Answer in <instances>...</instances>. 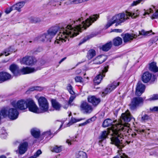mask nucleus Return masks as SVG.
<instances>
[{
    "label": "nucleus",
    "instance_id": "nucleus-1",
    "mask_svg": "<svg viewBox=\"0 0 158 158\" xmlns=\"http://www.w3.org/2000/svg\"><path fill=\"white\" fill-rule=\"evenodd\" d=\"M98 18V15H94L90 16L85 21H83L81 24L79 23L83 20V18H79L76 21H74V23L76 24L74 26L68 25L65 27L60 28L59 26H56L50 27L47 31L54 37L59 31V33L58 34L56 40H55V43L60 44V42H66L67 39L69 40L68 37H69L73 38L79 34V32H81L82 31L86 29Z\"/></svg>",
    "mask_w": 158,
    "mask_h": 158
},
{
    "label": "nucleus",
    "instance_id": "nucleus-2",
    "mask_svg": "<svg viewBox=\"0 0 158 158\" xmlns=\"http://www.w3.org/2000/svg\"><path fill=\"white\" fill-rule=\"evenodd\" d=\"M134 118L127 110L122 114L120 122L116 126H113L112 131L113 132V137L111 139V144L115 145L118 148L121 149L126 145V143L129 144L130 141H126L123 138V135L126 136L130 135V124L128 122Z\"/></svg>",
    "mask_w": 158,
    "mask_h": 158
},
{
    "label": "nucleus",
    "instance_id": "nucleus-3",
    "mask_svg": "<svg viewBox=\"0 0 158 158\" xmlns=\"http://www.w3.org/2000/svg\"><path fill=\"white\" fill-rule=\"evenodd\" d=\"M139 14L138 10H134L131 12L127 11L125 13H119L113 17L110 20L108 21L105 27V28H108L114 23H116V26L120 25L126 20L129 19V17L133 19H135L139 16Z\"/></svg>",
    "mask_w": 158,
    "mask_h": 158
},
{
    "label": "nucleus",
    "instance_id": "nucleus-4",
    "mask_svg": "<svg viewBox=\"0 0 158 158\" xmlns=\"http://www.w3.org/2000/svg\"><path fill=\"white\" fill-rule=\"evenodd\" d=\"M10 70L15 76H18L21 74V73L23 74L32 73L36 71L38 69H35L34 68H30L28 67L23 68L21 70L19 69V67L15 64H13L10 67Z\"/></svg>",
    "mask_w": 158,
    "mask_h": 158
},
{
    "label": "nucleus",
    "instance_id": "nucleus-5",
    "mask_svg": "<svg viewBox=\"0 0 158 158\" xmlns=\"http://www.w3.org/2000/svg\"><path fill=\"white\" fill-rule=\"evenodd\" d=\"M39 107L42 112L44 113L48 111L49 104L47 99L44 97H40L38 99Z\"/></svg>",
    "mask_w": 158,
    "mask_h": 158
},
{
    "label": "nucleus",
    "instance_id": "nucleus-6",
    "mask_svg": "<svg viewBox=\"0 0 158 158\" xmlns=\"http://www.w3.org/2000/svg\"><path fill=\"white\" fill-rule=\"evenodd\" d=\"M27 99H21L16 102L14 101L11 103L13 106L21 110H25L27 108Z\"/></svg>",
    "mask_w": 158,
    "mask_h": 158
},
{
    "label": "nucleus",
    "instance_id": "nucleus-7",
    "mask_svg": "<svg viewBox=\"0 0 158 158\" xmlns=\"http://www.w3.org/2000/svg\"><path fill=\"white\" fill-rule=\"evenodd\" d=\"M144 100L141 97H136L133 98L129 105L130 108L131 110L136 109L138 107L143 105Z\"/></svg>",
    "mask_w": 158,
    "mask_h": 158
},
{
    "label": "nucleus",
    "instance_id": "nucleus-8",
    "mask_svg": "<svg viewBox=\"0 0 158 158\" xmlns=\"http://www.w3.org/2000/svg\"><path fill=\"white\" fill-rule=\"evenodd\" d=\"M16 109V108H10L8 111V114L7 110L5 108L2 109L0 111L3 109L5 110L7 112V115L5 117H6L8 115L10 118L12 120H15L18 118L19 114V112Z\"/></svg>",
    "mask_w": 158,
    "mask_h": 158
},
{
    "label": "nucleus",
    "instance_id": "nucleus-9",
    "mask_svg": "<svg viewBox=\"0 0 158 158\" xmlns=\"http://www.w3.org/2000/svg\"><path fill=\"white\" fill-rule=\"evenodd\" d=\"M108 66L105 67L102 72L95 77L94 82L95 85H98L100 84L102 78L105 76V73L108 71Z\"/></svg>",
    "mask_w": 158,
    "mask_h": 158
},
{
    "label": "nucleus",
    "instance_id": "nucleus-10",
    "mask_svg": "<svg viewBox=\"0 0 158 158\" xmlns=\"http://www.w3.org/2000/svg\"><path fill=\"white\" fill-rule=\"evenodd\" d=\"M27 106L30 111L39 113V109L34 101L31 99H27Z\"/></svg>",
    "mask_w": 158,
    "mask_h": 158
},
{
    "label": "nucleus",
    "instance_id": "nucleus-11",
    "mask_svg": "<svg viewBox=\"0 0 158 158\" xmlns=\"http://www.w3.org/2000/svg\"><path fill=\"white\" fill-rule=\"evenodd\" d=\"M81 110H83L86 113H90L93 110L92 106L87 102L82 101L80 106Z\"/></svg>",
    "mask_w": 158,
    "mask_h": 158
},
{
    "label": "nucleus",
    "instance_id": "nucleus-12",
    "mask_svg": "<svg viewBox=\"0 0 158 158\" xmlns=\"http://www.w3.org/2000/svg\"><path fill=\"white\" fill-rule=\"evenodd\" d=\"M20 62L21 64L28 65H31L34 63V60L32 56H26L23 58Z\"/></svg>",
    "mask_w": 158,
    "mask_h": 158
},
{
    "label": "nucleus",
    "instance_id": "nucleus-13",
    "mask_svg": "<svg viewBox=\"0 0 158 158\" xmlns=\"http://www.w3.org/2000/svg\"><path fill=\"white\" fill-rule=\"evenodd\" d=\"M87 100L89 102L95 106H97L101 102L100 99L95 96H89L87 98Z\"/></svg>",
    "mask_w": 158,
    "mask_h": 158
},
{
    "label": "nucleus",
    "instance_id": "nucleus-14",
    "mask_svg": "<svg viewBox=\"0 0 158 158\" xmlns=\"http://www.w3.org/2000/svg\"><path fill=\"white\" fill-rule=\"evenodd\" d=\"M145 88L144 85L140 82H138L136 89L135 94L137 96H140L144 92Z\"/></svg>",
    "mask_w": 158,
    "mask_h": 158
},
{
    "label": "nucleus",
    "instance_id": "nucleus-15",
    "mask_svg": "<svg viewBox=\"0 0 158 158\" xmlns=\"http://www.w3.org/2000/svg\"><path fill=\"white\" fill-rule=\"evenodd\" d=\"M119 82H114L112 83L109 85L107 88L105 89L103 94H106L108 93H110L116 87L119 85Z\"/></svg>",
    "mask_w": 158,
    "mask_h": 158
},
{
    "label": "nucleus",
    "instance_id": "nucleus-16",
    "mask_svg": "<svg viewBox=\"0 0 158 158\" xmlns=\"http://www.w3.org/2000/svg\"><path fill=\"white\" fill-rule=\"evenodd\" d=\"M27 142H25L20 144L18 147L19 154L21 155L24 154L27 150Z\"/></svg>",
    "mask_w": 158,
    "mask_h": 158
},
{
    "label": "nucleus",
    "instance_id": "nucleus-17",
    "mask_svg": "<svg viewBox=\"0 0 158 158\" xmlns=\"http://www.w3.org/2000/svg\"><path fill=\"white\" fill-rule=\"evenodd\" d=\"M11 76L10 74L7 72H0V81L3 82L9 80Z\"/></svg>",
    "mask_w": 158,
    "mask_h": 158
},
{
    "label": "nucleus",
    "instance_id": "nucleus-18",
    "mask_svg": "<svg viewBox=\"0 0 158 158\" xmlns=\"http://www.w3.org/2000/svg\"><path fill=\"white\" fill-rule=\"evenodd\" d=\"M113 121L112 120H111V119H109V118H107V119L105 120L104 121V122H103V123H102V127H109V126L112 125V126H111V128H110V129H111L110 130H111L112 132V137L110 138L111 140V139L113 137V132L112 131V129L113 128V126H115L112 125V123H113ZM116 125H117V124ZM116 125H115V126H116Z\"/></svg>",
    "mask_w": 158,
    "mask_h": 158
},
{
    "label": "nucleus",
    "instance_id": "nucleus-19",
    "mask_svg": "<svg viewBox=\"0 0 158 158\" xmlns=\"http://www.w3.org/2000/svg\"><path fill=\"white\" fill-rule=\"evenodd\" d=\"M152 74L148 72L143 73L142 77V80L144 83H148L152 78Z\"/></svg>",
    "mask_w": 158,
    "mask_h": 158
},
{
    "label": "nucleus",
    "instance_id": "nucleus-20",
    "mask_svg": "<svg viewBox=\"0 0 158 158\" xmlns=\"http://www.w3.org/2000/svg\"><path fill=\"white\" fill-rule=\"evenodd\" d=\"M112 42L110 41L100 47V49L102 50L103 51L107 52L111 49L112 46Z\"/></svg>",
    "mask_w": 158,
    "mask_h": 158
},
{
    "label": "nucleus",
    "instance_id": "nucleus-21",
    "mask_svg": "<svg viewBox=\"0 0 158 158\" xmlns=\"http://www.w3.org/2000/svg\"><path fill=\"white\" fill-rule=\"evenodd\" d=\"M51 103L52 107L56 110L57 111L60 110L61 105L59 102L57 101L56 100L54 99H52Z\"/></svg>",
    "mask_w": 158,
    "mask_h": 158
},
{
    "label": "nucleus",
    "instance_id": "nucleus-22",
    "mask_svg": "<svg viewBox=\"0 0 158 158\" xmlns=\"http://www.w3.org/2000/svg\"><path fill=\"white\" fill-rule=\"evenodd\" d=\"M109 133L107 131H104L102 132L99 137V142L101 143L104 140L108 138Z\"/></svg>",
    "mask_w": 158,
    "mask_h": 158
},
{
    "label": "nucleus",
    "instance_id": "nucleus-23",
    "mask_svg": "<svg viewBox=\"0 0 158 158\" xmlns=\"http://www.w3.org/2000/svg\"><path fill=\"white\" fill-rule=\"evenodd\" d=\"M25 3L24 1L19 2L14 5L12 7L14 10H16L19 12L21 11V9L24 6Z\"/></svg>",
    "mask_w": 158,
    "mask_h": 158
},
{
    "label": "nucleus",
    "instance_id": "nucleus-24",
    "mask_svg": "<svg viewBox=\"0 0 158 158\" xmlns=\"http://www.w3.org/2000/svg\"><path fill=\"white\" fill-rule=\"evenodd\" d=\"M103 55H100L96 57L94 60V64H100L104 62L106 59H103Z\"/></svg>",
    "mask_w": 158,
    "mask_h": 158
},
{
    "label": "nucleus",
    "instance_id": "nucleus-25",
    "mask_svg": "<svg viewBox=\"0 0 158 158\" xmlns=\"http://www.w3.org/2000/svg\"><path fill=\"white\" fill-rule=\"evenodd\" d=\"M135 35L133 34H130L129 33L125 34L123 37L124 42L126 43L132 40L133 38H135Z\"/></svg>",
    "mask_w": 158,
    "mask_h": 158
},
{
    "label": "nucleus",
    "instance_id": "nucleus-26",
    "mask_svg": "<svg viewBox=\"0 0 158 158\" xmlns=\"http://www.w3.org/2000/svg\"><path fill=\"white\" fill-rule=\"evenodd\" d=\"M14 52H15V49L13 48V47L10 46L9 48L5 49L3 53H2L1 54L0 56H1L4 55H5V56H7Z\"/></svg>",
    "mask_w": 158,
    "mask_h": 158
},
{
    "label": "nucleus",
    "instance_id": "nucleus-27",
    "mask_svg": "<svg viewBox=\"0 0 158 158\" xmlns=\"http://www.w3.org/2000/svg\"><path fill=\"white\" fill-rule=\"evenodd\" d=\"M149 70L154 73L158 71V67L156 66V62H153L149 64Z\"/></svg>",
    "mask_w": 158,
    "mask_h": 158
},
{
    "label": "nucleus",
    "instance_id": "nucleus-28",
    "mask_svg": "<svg viewBox=\"0 0 158 158\" xmlns=\"http://www.w3.org/2000/svg\"><path fill=\"white\" fill-rule=\"evenodd\" d=\"M122 39L120 37H116L114 38L113 40V45L115 46H118L122 43Z\"/></svg>",
    "mask_w": 158,
    "mask_h": 158
},
{
    "label": "nucleus",
    "instance_id": "nucleus-29",
    "mask_svg": "<svg viewBox=\"0 0 158 158\" xmlns=\"http://www.w3.org/2000/svg\"><path fill=\"white\" fill-rule=\"evenodd\" d=\"M76 158H87L86 153L82 151H79L76 153Z\"/></svg>",
    "mask_w": 158,
    "mask_h": 158
},
{
    "label": "nucleus",
    "instance_id": "nucleus-30",
    "mask_svg": "<svg viewBox=\"0 0 158 158\" xmlns=\"http://www.w3.org/2000/svg\"><path fill=\"white\" fill-rule=\"evenodd\" d=\"M32 135L35 138H38L40 135V132L35 129H32L31 130Z\"/></svg>",
    "mask_w": 158,
    "mask_h": 158
},
{
    "label": "nucleus",
    "instance_id": "nucleus-31",
    "mask_svg": "<svg viewBox=\"0 0 158 158\" xmlns=\"http://www.w3.org/2000/svg\"><path fill=\"white\" fill-rule=\"evenodd\" d=\"M96 55V52L93 49L89 50L87 53V58L89 60L91 59Z\"/></svg>",
    "mask_w": 158,
    "mask_h": 158
},
{
    "label": "nucleus",
    "instance_id": "nucleus-32",
    "mask_svg": "<svg viewBox=\"0 0 158 158\" xmlns=\"http://www.w3.org/2000/svg\"><path fill=\"white\" fill-rule=\"evenodd\" d=\"M43 38H45V40L46 41H51V40L52 39V36L47 31L46 33L42 35Z\"/></svg>",
    "mask_w": 158,
    "mask_h": 158
},
{
    "label": "nucleus",
    "instance_id": "nucleus-33",
    "mask_svg": "<svg viewBox=\"0 0 158 158\" xmlns=\"http://www.w3.org/2000/svg\"><path fill=\"white\" fill-rule=\"evenodd\" d=\"M149 130H150L149 129H148L147 130L138 129L135 130V131H136V132L138 134L146 135V134L148 135L149 134Z\"/></svg>",
    "mask_w": 158,
    "mask_h": 158
},
{
    "label": "nucleus",
    "instance_id": "nucleus-34",
    "mask_svg": "<svg viewBox=\"0 0 158 158\" xmlns=\"http://www.w3.org/2000/svg\"><path fill=\"white\" fill-rule=\"evenodd\" d=\"M62 146H58L57 145H55L54 147L52 148V150L53 152H55L56 153H58L61 151Z\"/></svg>",
    "mask_w": 158,
    "mask_h": 158
},
{
    "label": "nucleus",
    "instance_id": "nucleus-35",
    "mask_svg": "<svg viewBox=\"0 0 158 158\" xmlns=\"http://www.w3.org/2000/svg\"><path fill=\"white\" fill-rule=\"evenodd\" d=\"M30 19L31 22L33 23H39L41 22V19L38 17H31Z\"/></svg>",
    "mask_w": 158,
    "mask_h": 158
},
{
    "label": "nucleus",
    "instance_id": "nucleus-36",
    "mask_svg": "<svg viewBox=\"0 0 158 158\" xmlns=\"http://www.w3.org/2000/svg\"><path fill=\"white\" fill-rule=\"evenodd\" d=\"M84 119V118H81L80 119H77L74 118H72L71 120L67 124L68 126H69L71 125H72L73 123H75L79 121L82 120Z\"/></svg>",
    "mask_w": 158,
    "mask_h": 158
},
{
    "label": "nucleus",
    "instance_id": "nucleus-37",
    "mask_svg": "<svg viewBox=\"0 0 158 158\" xmlns=\"http://www.w3.org/2000/svg\"><path fill=\"white\" fill-rule=\"evenodd\" d=\"M67 89L68 90L71 94L73 95L75 93L73 90V87L70 84H68L67 86Z\"/></svg>",
    "mask_w": 158,
    "mask_h": 158
},
{
    "label": "nucleus",
    "instance_id": "nucleus-38",
    "mask_svg": "<svg viewBox=\"0 0 158 158\" xmlns=\"http://www.w3.org/2000/svg\"><path fill=\"white\" fill-rule=\"evenodd\" d=\"M152 32V31H145L143 30H142L141 31H139V34L140 35H149V34Z\"/></svg>",
    "mask_w": 158,
    "mask_h": 158
},
{
    "label": "nucleus",
    "instance_id": "nucleus-39",
    "mask_svg": "<svg viewBox=\"0 0 158 158\" xmlns=\"http://www.w3.org/2000/svg\"><path fill=\"white\" fill-rule=\"evenodd\" d=\"M113 158H129L128 156L123 153H120L118 154L116 156H114Z\"/></svg>",
    "mask_w": 158,
    "mask_h": 158
},
{
    "label": "nucleus",
    "instance_id": "nucleus-40",
    "mask_svg": "<svg viewBox=\"0 0 158 158\" xmlns=\"http://www.w3.org/2000/svg\"><path fill=\"white\" fill-rule=\"evenodd\" d=\"M145 0H138L136 1H134L131 4V6H135L139 4L141 2L144 1Z\"/></svg>",
    "mask_w": 158,
    "mask_h": 158
},
{
    "label": "nucleus",
    "instance_id": "nucleus-41",
    "mask_svg": "<svg viewBox=\"0 0 158 158\" xmlns=\"http://www.w3.org/2000/svg\"><path fill=\"white\" fill-rule=\"evenodd\" d=\"M150 118V116L147 114L143 115L141 117V120L143 121L148 120Z\"/></svg>",
    "mask_w": 158,
    "mask_h": 158
},
{
    "label": "nucleus",
    "instance_id": "nucleus-42",
    "mask_svg": "<svg viewBox=\"0 0 158 158\" xmlns=\"http://www.w3.org/2000/svg\"><path fill=\"white\" fill-rule=\"evenodd\" d=\"M149 100L150 101L155 100L158 99V94H153L152 96L149 98Z\"/></svg>",
    "mask_w": 158,
    "mask_h": 158
},
{
    "label": "nucleus",
    "instance_id": "nucleus-43",
    "mask_svg": "<svg viewBox=\"0 0 158 158\" xmlns=\"http://www.w3.org/2000/svg\"><path fill=\"white\" fill-rule=\"evenodd\" d=\"M158 17V10H157L156 12L151 17V18L153 19H156Z\"/></svg>",
    "mask_w": 158,
    "mask_h": 158
},
{
    "label": "nucleus",
    "instance_id": "nucleus-44",
    "mask_svg": "<svg viewBox=\"0 0 158 158\" xmlns=\"http://www.w3.org/2000/svg\"><path fill=\"white\" fill-rule=\"evenodd\" d=\"M75 79L77 82H81L82 81L83 79L81 77L77 76L75 77Z\"/></svg>",
    "mask_w": 158,
    "mask_h": 158
},
{
    "label": "nucleus",
    "instance_id": "nucleus-45",
    "mask_svg": "<svg viewBox=\"0 0 158 158\" xmlns=\"http://www.w3.org/2000/svg\"><path fill=\"white\" fill-rule=\"evenodd\" d=\"M76 96H71L69 98V101L68 102V104L71 105L72 102H73V100L75 98Z\"/></svg>",
    "mask_w": 158,
    "mask_h": 158
},
{
    "label": "nucleus",
    "instance_id": "nucleus-46",
    "mask_svg": "<svg viewBox=\"0 0 158 158\" xmlns=\"http://www.w3.org/2000/svg\"><path fill=\"white\" fill-rule=\"evenodd\" d=\"M153 10L152 9V8H150L149 10H147L145 11L144 13L143 14V16H145V15L147 14H149L150 13H153Z\"/></svg>",
    "mask_w": 158,
    "mask_h": 158
},
{
    "label": "nucleus",
    "instance_id": "nucleus-47",
    "mask_svg": "<svg viewBox=\"0 0 158 158\" xmlns=\"http://www.w3.org/2000/svg\"><path fill=\"white\" fill-rule=\"evenodd\" d=\"M13 10H14V9L12 6L11 7H10L9 8L7 9L5 12L6 14H8Z\"/></svg>",
    "mask_w": 158,
    "mask_h": 158
},
{
    "label": "nucleus",
    "instance_id": "nucleus-48",
    "mask_svg": "<svg viewBox=\"0 0 158 158\" xmlns=\"http://www.w3.org/2000/svg\"><path fill=\"white\" fill-rule=\"evenodd\" d=\"M44 136H47L51 135V133L50 130H49L48 131L44 132Z\"/></svg>",
    "mask_w": 158,
    "mask_h": 158
},
{
    "label": "nucleus",
    "instance_id": "nucleus-49",
    "mask_svg": "<svg viewBox=\"0 0 158 158\" xmlns=\"http://www.w3.org/2000/svg\"><path fill=\"white\" fill-rule=\"evenodd\" d=\"M40 87L38 86L33 87L30 88L29 90L30 91H32L34 90H39V88Z\"/></svg>",
    "mask_w": 158,
    "mask_h": 158
},
{
    "label": "nucleus",
    "instance_id": "nucleus-50",
    "mask_svg": "<svg viewBox=\"0 0 158 158\" xmlns=\"http://www.w3.org/2000/svg\"><path fill=\"white\" fill-rule=\"evenodd\" d=\"M150 110L152 111H158V107L155 106L152 108H150Z\"/></svg>",
    "mask_w": 158,
    "mask_h": 158
},
{
    "label": "nucleus",
    "instance_id": "nucleus-51",
    "mask_svg": "<svg viewBox=\"0 0 158 158\" xmlns=\"http://www.w3.org/2000/svg\"><path fill=\"white\" fill-rule=\"evenodd\" d=\"M94 117H92L90 119H87L85 122L86 123V124H87L89 123H90L94 120Z\"/></svg>",
    "mask_w": 158,
    "mask_h": 158
},
{
    "label": "nucleus",
    "instance_id": "nucleus-52",
    "mask_svg": "<svg viewBox=\"0 0 158 158\" xmlns=\"http://www.w3.org/2000/svg\"><path fill=\"white\" fill-rule=\"evenodd\" d=\"M113 32H114L117 33H121L122 32V30L120 29H114L113 30Z\"/></svg>",
    "mask_w": 158,
    "mask_h": 158
},
{
    "label": "nucleus",
    "instance_id": "nucleus-53",
    "mask_svg": "<svg viewBox=\"0 0 158 158\" xmlns=\"http://www.w3.org/2000/svg\"><path fill=\"white\" fill-rule=\"evenodd\" d=\"M136 135L137 134L135 132H134L131 134V135L132 137L134 138L136 136Z\"/></svg>",
    "mask_w": 158,
    "mask_h": 158
},
{
    "label": "nucleus",
    "instance_id": "nucleus-54",
    "mask_svg": "<svg viewBox=\"0 0 158 158\" xmlns=\"http://www.w3.org/2000/svg\"><path fill=\"white\" fill-rule=\"evenodd\" d=\"M66 58V57H65L63 58H62L61 60L59 62V63L60 64L61 63H62L63 61L65 60Z\"/></svg>",
    "mask_w": 158,
    "mask_h": 158
},
{
    "label": "nucleus",
    "instance_id": "nucleus-55",
    "mask_svg": "<svg viewBox=\"0 0 158 158\" xmlns=\"http://www.w3.org/2000/svg\"><path fill=\"white\" fill-rule=\"evenodd\" d=\"M86 124H86V123H85V122H84V123H83L80 124L79 125V126H83L85 125Z\"/></svg>",
    "mask_w": 158,
    "mask_h": 158
},
{
    "label": "nucleus",
    "instance_id": "nucleus-56",
    "mask_svg": "<svg viewBox=\"0 0 158 158\" xmlns=\"http://www.w3.org/2000/svg\"><path fill=\"white\" fill-rule=\"evenodd\" d=\"M69 105V104H68V103H66V104L64 106V108L66 109L68 107Z\"/></svg>",
    "mask_w": 158,
    "mask_h": 158
},
{
    "label": "nucleus",
    "instance_id": "nucleus-57",
    "mask_svg": "<svg viewBox=\"0 0 158 158\" xmlns=\"http://www.w3.org/2000/svg\"><path fill=\"white\" fill-rule=\"evenodd\" d=\"M66 142L68 143L69 145H71V143L69 139H67L66 141Z\"/></svg>",
    "mask_w": 158,
    "mask_h": 158
},
{
    "label": "nucleus",
    "instance_id": "nucleus-58",
    "mask_svg": "<svg viewBox=\"0 0 158 158\" xmlns=\"http://www.w3.org/2000/svg\"><path fill=\"white\" fill-rule=\"evenodd\" d=\"M86 40L85 39V38H84V39H83V41L82 42H80L79 44V45H81V44H82L83 43L85 42L86 41Z\"/></svg>",
    "mask_w": 158,
    "mask_h": 158
},
{
    "label": "nucleus",
    "instance_id": "nucleus-59",
    "mask_svg": "<svg viewBox=\"0 0 158 158\" xmlns=\"http://www.w3.org/2000/svg\"><path fill=\"white\" fill-rule=\"evenodd\" d=\"M60 122L61 123V124H60V128H59V129H60L62 127V126L63 125V122Z\"/></svg>",
    "mask_w": 158,
    "mask_h": 158
},
{
    "label": "nucleus",
    "instance_id": "nucleus-60",
    "mask_svg": "<svg viewBox=\"0 0 158 158\" xmlns=\"http://www.w3.org/2000/svg\"><path fill=\"white\" fill-rule=\"evenodd\" d=\"M0 158H6V157L4 156H0Z\"/></svg>",
    "mask_w": 158,
    "mask_h": 158
},
{
    "label": "nucleus",
    "instance_id": "nucleus-61",
    "mask_svg": "<svg viewBox=\"0 0 158 158\" xmlns=\"http://www.w3.org/2000/svg\"><path fill=\"white\" fill-rule=\"evenodd\" d=\"M8 61V60L6 61H5V60H3L2 61V62L3 63H6V62H7V61Z\"/></svg>",
    "mask_w": 158,
    "mask_h": 158
},
{
    "label": "nucleus",
    "instance_id": "nucleus-62",
    "mask_svg": "<svg viewBox=\"0 0 158 158\" xmlns=\"http://www.w3.org/2000/svg\"><path fill=\"white\" fill-rule=\"evenodd\" d=\"M80 63V62L78 63V64H77L76 66H77V65H78Z\"/></svg>",
    "mask_w": 158,
    "mask_h": 158
},
{
    "label": "nucleus",
    "instance_id": "nucleus-63",
    "mask_svg": "<svg viewBox=\"0 0 158 158\" xmlns=\"http://www.w3.org/2000/svg\"><path fill=\"white\" fill-rule=\"evenodd\" d=\"M2 13H0V18L1 17V15H2Z\"/></svg>",
    "mask_w": 158,
    "mask_h": 158
},
{
    "label": "nucleus",
    "instance_id": "nucleus-64",
    "mask_svg": "<svg viewBox=\"0 0 158 158\" xmlns=\"http://www.w3.org/2000/svg\"><path fill=\"white\" fill-rule=\"evenodd\" d=\"M71 115V113L70 114H69V116H70Z\"/></svg>",
    "mask_w": 158,
    "mask_h": 158
}]
</instances>
